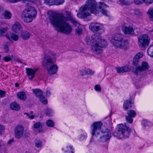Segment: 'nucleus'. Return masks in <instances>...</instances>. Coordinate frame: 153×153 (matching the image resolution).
I'll use <instances>...</instances> for the list:
<instances>
[{"mask_svg": "<svg viewBox=\"0 0 153 153\" xmlns=\"http://www.w3.org/2000/svg\"><path fill=\"white\" fill-rule=\"evenodd\" d=\"M67 17L64 16H58L52 11L48 13V18L51 25L55 28V30L58 32L66 35L70 34L72 30L71 26L68 22V20L75 26H79V23L71 15V13L66 12Z\"/></svg>", "mask_w": 153, "mask_h": 153, "instance_id": "f257e3e1", "label": "nucleus"}, {"mask_svg": "<svg viewBox=\"0 0 153 153\" xmlns=\"http://www.w3.org/2000/svg\"><path fill=\"white\" fill-rule=\"evenodd\" d=\"M106 7V4L101 2L97 3L95 0H87L85 4L79 8L77 16L88 21L91 19L88 12L96 15L99 13L100 11L103 14L107 16V11L104 9Z\"/></svg>", "mask_w": 153, "mask_h": 153, "instance_id": "f03ea898", "label": "nucleus"}, {"mask_svg": "<svg viewBox=\"0 0 153 153\" xmlns=\"http://www.w3.org/2000/svg\"><path fill=\"white\" fill-rule=\"evenodd\" d=\"M85 41L87 45L92 46V51L97 54L102 53V48L107 45L105 40L102 39L100 36L96 34L92 35L91 39L89 37L87 36L85 39Z\"/></svg>", "mask_w": 153, "mask_h": 153, "instance_id": "7ed1b4c3", "label": "nucleus"}, {"mask_svg": "<svg viewBox=\"0 0 153 153\" xmlns=\"http://www.w3.org/2000/svg\"><path fill=\"white\" fill-rule=\"evenodd\" d=\"M55 54L51 52H46L42 63V65L47 69L50 74H56L58 69L54 59Z\"/></svg>", "mask_w": 153, "mask_h": 153, "instance_id": "20e7f679", "label": "nucleus"}, {"mask_svg": "<svg viewBox=\"0 0 153 153\" xmlns=\"http://www.w3.org/2000/svg\"><path fill=\"white\" fill-rule=\"evenodd\" d=\"M131 129L125 124H118L115 131L113 133L114 136L119 139L125 138L130 135Z\"/></svg>", "mask_w": 153, "mask_h": 153, "instance_id": "39448f33", "label": "nucleus"}, {"mask_svg": "<svg viewBox=\"0 0 153 153\" xmlns=\"http://www.w3.org/2000/svg\"><path fill=\"white\" fill-rule=\"evenodd\" d=\"M37 15V11L33 7H28L23 12L21 17L25 22L27 23L31 22Z\"/></svg>", "mask_w": 153, "mask_h": 153, "instance_id": "423d86ee", "label": "nucleus"}, {"mask_svg": "<svg viewBox=\"0 0 153 153\" xmlns=\"http://www.w3.org/2000/svg\"><path fill=\"white\" fill-rule=\"evenodd\" d=\"M102 125L101 122H98L94 123L91 125V134L92 136L97 137L100 134L101 128Z\"/></svg>", "mask_w": 153, "mask_h": 153, "instance_id": "0eeeda50", "label": "nucleus"}, {"mask_svg": "<svg viewBox=\"0 0 153 153\" xmlns=\"http://www.w3.org/2000/svg\"><path fill=\"white\" fill-rule=\"evenodd\" d=\"M101 133L102 136L98 140L99 141L105 142L109 140L111 135V132L109 130L106 129L104 131H101Z\"/></svg>", "mask_w": 153, "mask_h": 153, "instance_id": "6e6552de", "label": "nucleus"}, {"mask_svg": "<svg viewBox=\"0 0 153 153\" xmlns=\"http://www.w3.org/2000/svg\"><path fill=\"white\" fill-rule=\"evenodd\" d=\"M138 40L140 45L141 47H145L148 45L150 39L148 35L145 34L139 36Z\"/></svg>", "mask_w": 153, "mask_h": 153, "instance_id": "1a4fd4ad", "label": "nucleus"}, {"mask_svg": "<svg viewBox=\"0 0 153 153\" xmlns=\"http://www.w3.org/2000/svg\"><path fill=\"white\" fill-rule=\"evenodd\" d=\"M24 128L21 125H17L14 129L15 137L18 139L21 138L24 133Z\"/></svg>", "mask_w": 153, "mask_h": 153, "instance_id": "9d476101", "label": "nucleus"}, {"mask_svg": "<svg viewBox=\"0 0 153 153\" xmlns=\"http://www.w3.org/2000/svg\"><path fill=\"white\" fill-rule=\"evenodd\" d=\"M123 35L120 33H116L114 35L112 38L111 39V42L115 45L116 44L122 41L124 39Z\"/></svg>", "mask_w": 153, "mask_h": 153, "instance_id": "9b49d317", "label": "nucleus"}, {"mask_svg": "<svg viewBox=\"0 0 153 153\" xmlns=\"http://www.w3.org/2000/svg\"><path fill=\"white\" fill-rule=\"evenodd\" d=\"M149 68V65L146 62H143L141 66H138L136 67V70L134 71V73L136 75H137L139 72L145 71L148 69Z\"/></svg>", "mask_w": 153, "mask_h": 153, "instance_id": "f8f14e48", "label": "nucleus"}, {"mask_svg": "<svg viewBox=\"0 0 153 153\" xmlns=\"http://www.w3.org/2000/svg\"><path fill=\"white\" fill-rule=\"evenodd\" d=\"M102 26V25L100 23L93 22L91 23L89 26V28L92 32L94 33H96L100 30Z\"/></svg>", "mask_w": 153, "mask_h": 153, "instance_id": "ddd939ff", "label": "nucleus"}, {"mask_svg": "<svg viewBox=\"0 0 153 153\" xmlns=\"http://www.w3.org/2000/svg\"><path fill=\"white\" fill-rule=\"evenodd\" d=\"M122 30L125 34L133 35L134 33V29L131 26L123 25L122 27Z\"/></svg>", "mask_w": 153, "mask_h": 153, "instance_id": "4468645a", "label": "nucleus"}, {"mask_svg": "<svg viewBox=\"0 0 153 153\" xmlns=\"http://www.w3.org/2000/svg\"><path fill=\"white\" fill-rule=\"evenodd\" d=\"M114 46L121 49H126L128 46V42L127 40L123 39Z\"/></svg>", "mask_w": 153, "mask_h": 153, "instance_id": "2eb2a0df", "label": "nucleus"}, {"mask_svg": "<svg viewBox=\"0 0 153 153\" xmlns=\"http://www.w3.org/2000/svg\"><path fill=\"white\" fill-rule=\"evenodd\" d=\"M26 73L30 79H32L34 77L36 72L38 70V69H33L29 68H25Z\"/></svg>", "mask_w": 153, "mask_h": 153, "instance_id": "dca6fc26", "label": "nucleus"}, {"mask_svg": "<svg viewBox=\"0 0 153 153\" xmlns=\"http://www.w3.org/2000/svg\"><path fill=\"white\" fill-rule=\"evenodd\" d=\"M12 30L15 33H19L22 30V27L20 24L18 22H16L13 25Z\"/></svg>", "mask_w": 153, "mask_h": 153, "instance_id": "f3484780", "label": "nucleus"}, {"mask_svg": "<svg viewBox=\"0 0 153 153\" xmlns=\"http://www.w3.org/2000/svg\"><path fill=\"white\" fill-rule=\"evenodd\" d=\"M21 36L24 40L28 39L31 35V33L27 30L22 31L21 33Z\"/></svg>", "mask_w": 153, "mask_h": 153, "instance_id": "a211bd4d", "label": "nucleus"}, {"mask_svg": "<svg viewBox=\"0 0 153 153\" xmlns=\"http://www.w3.org/2000/svg\"><path fill=\"white\" fill-rule=\"evenodd\" d=\"M34 130L37 131L38 133H42L43 131L42 128V123L40 122H37L35 123L33 126Z\"/></svg>", "mask_w": 153, "mask_h": 153, "instance_id": "6ab92c4d", "label": "nucleus"}, {"mask_svg": "<svg viewBox=\"0 0 153 153\" xmlns=\"http://www.w3.org/2000/svg\"><path fill=\"white\" fill-rule=\"evenodd\" d=\"M80 74L81 76H83L86 75V74H88L93 75L94 74V72L92 71L90 69L86 70L82 69L79 71Z\"/></svg>", "mask_w": 153, "mask_h": 153, "instance_id": "aec40b11", "label": "nucleus"}, {"mask_svg": "<svg viewBox=\"0 0 153 153\" xmlns=\"http://www.w3.org/2000/svg\"><path fill=\"white\" fill-rule=\"evenodd\" d=\"M128 66H125L122 67H118L116 68L117 72L119 73H122L130 71Z\"/></svg>", "mask_w": 153, "mask_h": 153, "instance_id": "412c9836", "label": "nucleus"}, {"mask_svg": "<svg viewBox=\"0 0 153 153\" xmlns=\"http://www.w3.org/2000/svg\"><path fill=\"white\" fill-rule=\"evenodd\" d=\"M131 107V100H127L123 104V107L126 110H128L129 108Z\"/></svg>", "mask_w": 153, "mask_h": 153, "instance_id": "4be33fe9", "label": "nucleus"}, {"mask_svg": "<svg viewBox=\"0 0 153 153\" xmlns=\"http://www.w3.org/2000/svg\"><path fill=\"white\" fill-rule=\"evenodd\" d=\"M17 97L19 99L23 100H25L27 98L25 93L23 91L19 92L17 94Z\"/></svg>", "mask_w": 153, "mask_h": 153, "instance_id": "5701e85b", "label": "nucleus"}, {"mask_svg": "<svg viewBox=\"0 0 153 153\" xmlns=\"http://www.w3.org/2000/svg\"><path fill=\"white\" fill-rule=\"evenodd\" d=\"M10 108L12 110L18 111L19 110V105L16 102H12L10 105Z\"/></svg>", "mask_w": 153, "mask_h": 153, "instance_id": "b1692460", "label": "nucleus"}, {"mask_svg": "<svg viewBox=\"0 0 153 153\" xmlns=\"http://www.w3.org/2000/svg\"><path fill=\"white\" fill-rule=\"evenodd\" d=\"M3 15L4 16V17L5 19H10L11 18L12 14L10 11L5 10L3 13Z\"/></svg>", "mask_w": 153, "mask_h": 153, "instance_id": "393cba45", "label": "nucleus"}, {"mask_svg": "<svg viewBox=\"0 0 153 153\" xmlns=\"http://www.w3.org/2000/svg\"><path fill=\"white\" fill-rule=\"evenodd\" d=\"M32 91L33 92L36 94V96L38 97H39L43 95L42 91L39 89H33Z\"/></svg>", "mask_w": 153, "mask_h": 153, "instance_id": "a878e982", "label": "nucleus"}, {"mask_svg": "<svg viewBox=\"0 0 153 153\" xmlns=\"http://www.w3.org/2000/svg\"><path fill=\"white\" fill-rule=\"evenodd\" d=\"M147 13L149 18L153 22V9L149 10L147 12ZM153 32V29L149 31V32Z\"/></svg>", "mask_w": 153, "mask_h": 153, "instance_id": "bb28decb", "label": "nucleus"}, {"mask_svg": "<svg viewBox=\"0 0 153 153\" xmlns=\"http://www.w3.org/2000/svg\"><path fill=\"white\" fill-rule=\"evenodd\" d=\"M7 38L10 40H11V39H13L14 41H16L19 39V37L18 35L13 33L11 36V38L8 36H6Z\"/></svg>", "mask_w": 153, "mask_h": 153, "instance_id": "cd10ccee", "label": "nucleus"}, {"mask_svg": "<svg viewBox=\"0 0 153 153\" xmlns=\"http://www.w3.org/2000/svg\"><path fill=\"white\" fill-rule=\"evenodd\" d=\"M46 124L49 127H52L55 125L54 122L51 120H48L46 121Z\"/></svg>", "mask_w": 153, "mask_h": 153, "instance_id": "c85d7f7f", "label": "nucleus"}, {"mask_svg": "<svg viewBox=\"0 0 153 153\" xmlns=\"http://www.w3.org/2000/svg\"><path fill=\"white\" fill-rule=\"evenodd\" d=\"M8 30V28L7 27L0 28V36L1 37L3 36V34L6 32Z\"/></svg>", "mask_w": 153, "mask_h": 153, "instance_id": "c756f323", "label": "nucleus"}, {"mask_svg": "<svg viewBox=\"0 0 153 153\" xmlns=\"http://www.w3.org/2000/svg\"><path fill=\"white\" fill-rule=\"evenodd\" d=\"M72 146H68L66 147V150H65V153H74V149Z\"/></svg>", "mask_w": 153, "mask_h": 153, "instance_id": "7c9ffc66", "label": "nucleus"}, {"mask_svg": "<svg viewBox=\"0 0 153 153\" xmlns=\"http://www.w3.org/2000/svg\"><path fill=\"white\" fill-rule=\"evenodd\" d=\"M147 53L149 56L153 57V45L149 47L148 49Z\"/></svg>", "mask_w": 153, "mask_h": 153, "instance_id": "2f4dec72", "label": "nucleus"}, {"mask_svg": "<svg viewBox=\"0 0 153 153\" xmlns=\"http://www.w3.org/2000/svg\"><path fill=\"white\" fill-rule=\"evenodd\" d=\"M42 142L40 140H36L35 142V146L38 148H41L42 145Z\"/></svg>", "mask_w": 153, "mask_h": 153, "instance_id": "473e14b6", "label": "nucleus"}, {"mask_svg": "<svg viewBox=\"0 0 153 153\" xmlns=\"http://www.w3.org/2000/svg\"><path fill=\"white\" fill-rule=\"evenodd\" d=\"M45 113L47 116L51 117L53 115V112L52 109L48 108L46 110Z\"/></svg>", "mask_w": 153, "mask_h": 153, "instance_id": "72a5a7b5", "label": "nucleus"}, {"mask_svg": "<svg viewBox=\"0 0 153 153\" xmlns=\"http://www.w3.org/2000/svg\"><path fill=\"white\" fill-rule=\"evenodd\" d=\"M127 114L128 116L133 117H135L136 115L135 112L133 110L128 111Z\"/></svg>", "mask_w": 153, "mask_h": 153, "instance_id": "f704fd0d", "label": "nucleus"}, {"mask_svg": "<svg viewBox=\"0 0 153 153\" xmlns=\"http://www.w3.org/2000/svg\"><path fill=\"white\" fill-rule=\"evenodd\" d=\"M80 24L79 26H76L77 27L76 29V33L77 34L79 35L81 34L82 32V29L80 27Z\"/></svg>", "mask_w": 153, "mask_h": 153, "instance_id": "c9c22d12", "label": "nucleus"}, {"mask_svg": "<svg viewBox=\"0 0 153 153\" xmlns=\"http://www.w3.org/2000/svg\"><path fill=\"white\" fill-rule=\"evenodd\" d=\"M39 98L42 103L44 104H46L47 103V101L45 99V97L43 96V95Z\"/></svg>", "mask_w": 153, "mask_h": 153, "instance_id": "e433bc0d", "label": "nucleus"}, {"mask_svg": "<svg viewBox=\"0 0 153 153\" xmlns=\"http://www.w3.org/2000/svg\"><path fill=\"white\" fill-rule=\"evenodd\" d=\"M133 117L128 116L126 117V120L129 123H132L133 122V120L132 118Z\"/></svg>", "mask_w": 153, "mask_h": 153, "instance_id": "4c0bfd02", "label": "nucleus"}, {"mask_svg": "<svg viewBox=\"0 0 153 153\" xmlns=\"http://www.w3.org/2000/svg\"><path fill=\"white\" fill-rule=\"evenodd\" d=\"M139 59H138L137 57H134L133 59V63L134 65L137 66L138 64Z\"/></svg>", "mask_w": 153, "mask_h": 153, "instance_id": "58836bf2", "label": "nucleus"}, {"mask_svg": "<svg viewBox=\"0 0 153 153\" xmlns=\"http://www.w3.org/2000/svg\"><path fill=\"white\" fill-rule=\"evenodd\" d=\"M12 57V55L9 56H5L4 57V59L5 62H8L11 60Z\"/></svg>", "mask_w": 153, "mask_h": 153, "instance_id": "ea45409f", "label": "nucleus"}, {"mask_svg": "<svg viewBox=\"0 0 153 153\" xmlns=\"http://www.w3.org/2000/svg\"><path fill=\"white\" fill-rule=\"evenodd\" d=\"M134 1L135 4L137 5L141 4L144 2L143 0H134Z\"/></svg>", "mask_w": 153, "mask_h": 153, "instance_id": "a19ab883", "label": "nucleus"}, {"mask_svg": "<svg viewBox=\"0 0 153 153\" xmlns=\"http://www.w3.org/2000/svg\"><path fill=\"white\" fill-rule=\"evenodd\" d=\"M94 89L96 91H100L101 90V87L99 84L96 85L94 87Z\"/></svg>", "mask_w": 153, "mask_h": 153, "instance_id": "79ce46f5", "label": "nucleus"}, {"mask_svg": "<svg viewBox=\"0 0 153 153\" xmlns=\"http://www.w3.org/2000/svg\"><path fill=\"white\" fill-rule=\"evenodd\" d=\"M65 1V0H56V5H59L63 4Z\"/></svg>", "mask_w": 153, "mask_h": 153, "instance_id": "37998d69", "label": "nucleus"}, {"mask_svg": "<svg viewBox=\"0 0 153 153\" xmlns=\"http://www.w3.org/2000/svg\"><path fill=\"white\" fill-rule=\"evenodd\" d=\"M9 45L8 44H6L4 46V50L5 52H7L9 50Z\"/></svg>", "mask_w": 153, "mask_h": 153, "instance_id": "c03bdc74", "label": "nucleus"}, {"mask_svg": "<svg viewBox=\"0 0 153 153\" xmlns=\"http://www.w3.org/2000/svg\"><path fill=\"white\" fill-rule=\"evenodd\" d=\"M6 92L4 91L0 90V97H5Z\"/></svg>", "mask_w": 153, "mask_h": 153, "instance_id": "a18cd8bd", "label": "nucleus"}, {"mask_svg": "<svg viewBox=\"0 0 153 153\" xmlns=\"http://www.w3.org/2000/svg\"><path fill=\"white\" fill-rule=\"evenodd\" d=\"M134 13L137 15L140 16L141 15V13L140 12L139 10L136 9L134 10Z\"/></svg>", "mask_w": 153, "mask_h": 153, "instance_id": "49530a36", "label": "nucleus"}, {"mask_svg": "<svg viewBox=\"0 0 153 153\" xmlns=\"http://www.w3.org/2000/svg\"><path fill=\"white\" fill-rule=\"evenodd\" d=\"M144 2L146 4H150L153 2V0H143Z\"/></svg>", "mask_w": 153, "mask_h": 153, "instance_id": "de8ad7c7", "label": "nucleus"}, {"mask_svg": "<svg viewBox=\"0 0 153 153\" xmlns=\"http://www.w3.org/2000/svg\"><path fill=\"white\" fill-rule=\"evenodd\" d=\"M118 1L120 4L123 5H126V3L125 1V0H119Z\"/></svg>", "mask_w": 153, "mask_h": 153, "instance_id": "09e8293b", "label": "nucleus"}, {"mask_svg": "<svg viewBox=\"0 0 153 153\" xmlns=\"http://www.w3.org/2000/svg\"><path fill=\"white\" fill-rule=\"evenodd\" d=\"M4 129V127L1 125H0V134H1Z\"/></svg>", "mask_w": 153, "mask_h": 153, "instance_id": "8fccbe9b", "label": "nucleus"}, {"mask_svg": "<svg viewBox=\"0 0 153 153\" xmlns=\"http://www.w3.org/2000/svg\"><path fill=\"white\" fill-rule=\"evenodd\" d=\"M143 56V55L142 54L140 53H138L135 56V57H137L138 59H140Z\"/></svg>", "mask_w": 153, "mask_h": 153, "instance_id": "3c124183", "label": "nucleus"}, {"mask_svg": "<svg viewBox=\"0 0 153 153\" xmlns=\"http://www.w3.org/2000/svg\"><path fill=\"white\" fill-rule=\"evenodd\" d=\"M86 137L87 136L85 135L82 134L80 136V139L82 140H83L86 138Z\"/></svg>", "mask_w": 153, "mask_h": 153, "instance_id": "603ef678", "label": "nucleus"}, {"mask_svg": "<svg viewBox=\"0 0 153 153\" xmlns=\"http://www.w3.org/2000/svg\"><path fill=\"white\" fill-rule=\"evenodd\" d=\"M35 117V116L33 115L30 114H29L28 117L30 119H33Z\"/></svg>", "mask_w": 153, "mask_h": 153, "instance_id": "864d4df0", "label": "nucleus"}, {"mask_svg": "<svg viewBox=\"0 0 153 153\" xmlns=\"http://www.w3.org/2000/svg\"><path fill=\"white\" fill-rule=\"evenodd\" d=\"M14 141V140L13 139H13H10L8 141L7 143V144L8 145H10L11 144V143L12 142H13Z\"/></svg>", "mask_w": 153, "mask_h": 153, "instance_id": "5fc2aeb1", "label": "nucleus"}, {"mask_svg": "<svg viewBox=\"0 0 153 153\" xmlns=\"http://www.w3.org/2000/svg\"><path fill=\"white\" fill-rule=\"evenodd\" d=\"M51 94L50 91L48 90H47L46 91V96H49Z\"/></svg>", "mask_w": 153, "mask_h": 153, "instance_id": "6e6d98bb", "label": "nucleus"}, {"mask_svg": "<svg viewBox=\"0 0 153 153\" xmlns=\"http://www.w3.org/2000/svg\"><path fill=\"white\" fill-rule=\"evenodd\" d=\"M20 0H7L9 1L12 2V3H15L17 2H18Z\"/></svg>", "mask_w": 153, "mask_h": 153, "instance_id": "4d7b16f0", "label": "nucleus"}, {"mask_svg": "<svg viewBox=\"0 0 153 153\" xmlns=\"http://www.w3.org/2000/svg\"><path fill=\"white\" fill-rule=\"evenodd\" d=\"M56 0H50L51 3L56 4Z\"/></svg>", "mask_w": 153, "mask_h": 153, "instance_id": "13d9d810", "label": "nucleus"}, {"mask_svg": "<svg viewBox=\"0 0 153 153\" xmlns=\"http://www.w3.org/2000/svg\"><path fill=\"white\" fill-rule=\"evenodd\" d=\"M44 0L45 1V2L47 4L51 3L50 0Z\"/></svg>", "mask_w": 153, "mask_h": 153, "instance_id": "bf43d9fd", "label": "nucleus"}, {"mask_svg": "<svg viewBox=\"0 0 153 153\" xmlns=\"http://www.w3.org/2000/svg\"><path fill=\"white\" fill-rule=\"evenodd\" d=\"M16 61L17 62H19V63H22V61H21V60L20 59H17L16 60Z\"/></svg>", "mask_w": 153, "mask_h": 153, "instance_id": "052dcab7", "label": "nucleus"}, {"mask_svg": "<svg viewBox=\"0 0 153 153\" xmlns=\"http://www.w3.org/2000/svg\"><path fill=\"white\" fill-rule=\"evenodd\" d=\"M15 85L16 87H18L19 86V84L18 83L16 82L15 83Z\"/></svg>", "mask_w": 153, "mask_h": 153, "instance_id": "680f3d73", "label": "nucleus"}, {"mask_svg": "<svg viewBox=\"0 0 153 153\" xmlns=\"http://www.w3.org/2000/svg\"><path fill=\"white\" fill-rule=\"evenodd\" d=\"M89 77V76H85L84 77V78L85 79H87Z\"/></svg>", "mask_w": 153, "mask_h": 153, "instance_id": "e2e57ef3", "label": "nucleus"}, {"mask_svg": "<svg viewBox=\"0 0 153 153\" xmlns=\"http://www.w3.org/2000/svg\"><path fill=\"white\" fill-rule=\"evenodd\" d=\"M24 114H26V115H27V116L28 117V115L29 114V113H24Z\"/></svg>", "mask_w": 153, "mask_h": 153, "instance_id": "0e129e2a", "label": "nucleus"}, {"mask_svg": "<svg viewBox=\"0 0 153 153\" xmlns=\"http://www.w3.org/2000/svg\"><path fill=\"white\" fill-rule=\"evenodd\" d=\"M30 114L33 115V112L32 111H31L30 113H29Z\"/></svg>", "mask_w": 153, "mask_h": 153, "instance_id": "69168bd1", "label": "nucleus"}, {"mask_svg": "<svg viewBox=\"0 0 153 153\" xmlns=\"http://www.w3.org/2000/svg\"><path fill=\"white\" fill-rule=\"evenodd\" d=\"M2 145L1 142H0V148L2 146Z\"/></svg>", "mask_w": 153, "mask_h": 153, "instance_id": "338daca9", "label": "nucleus"}, {"mask_svg": "<svg viewBox=\"0 0 153 153\" xmlns=\"http://www.w3.org/2000/svg\"><path fill=\"white\" fill-rule=\"evenodd\" d=\"M24 0V1H30L31 0Z\"/></svg>", "mask_w": 153, "mask_h": 153, "instance_id": "774afa93", "label": "nucleus"}]
</instances>
